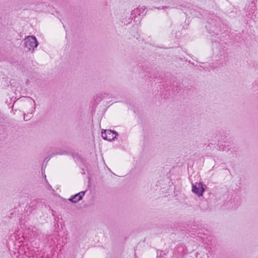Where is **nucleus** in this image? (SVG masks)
<instances>
[{"mask_svg": "<svg viewBox=\"0 0 258 258\" xmlns=\"http://www.w3.org/2000/svg\"><path fill=\"white\" fill-rule=\"evenodd\" d=\"M26 46L29 50H34L38 45V42L34 36H28L26 39Z\"/></svg>", "mask_w": 258, "mask_h": 258, "instance_id": "1", "label": "nucleus"}, {"mask_svg": "<svg viewBox=\"0 0 258 258\" xmlns=\"http://www.w3.org/2000/svg\"><path fill=\"white\" fill-rule=\"evenodd\" d=\"M117 136V134L115 132L111 130H104L103 132H102L103 138L108 141L114 139Z\"/></svg>", "mask_w": 258, "mask_h": 258, "instance_id": "2", "label": "nucleus"}, {"mask_svg": "<svg viewBox=\"0 0 258 258\" xmlns=\"http://www.w3.org/2000/svg\"><path fill=\"white\" fill-rule=\"evenodd\" d=\"M192 191L198 195L199 196H201L202 195L203 192L204 191V189L202 186V185L200 183H196V185H193Z\"/></svg>", "mask_w": 258, "mask_h": 258, "instance_id": "3", "label": "nucleus"}, {"mask_svg": "<svg viewBox=\"0 0 258 258\" xmlns=\"http://www.w3.org/2000/svg\"><path fill=\"white\" fill-rule=\"evenodd\" d=\"M84 195H85V192H84V191L79 192L77 194H76L75 196H72L70 199V200L73 203H77L82 199V198L84 196Z\"/></svg>", "mask_w": 258, "mask_h": 258, "instance_id": "4", "label": "nucleus"}]
</instances>
